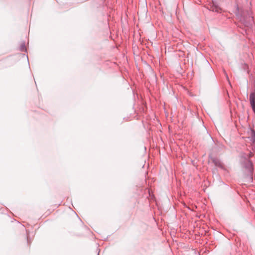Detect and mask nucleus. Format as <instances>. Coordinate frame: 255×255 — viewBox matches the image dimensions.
Returning a JSON list of instances; mask_svg holds the SVG:
<instances>
[{"label": "nucleus", "instance_id": "nucleus-2", "mask_svg": "<svg viewBox=\"0 0 255 255\" xmlns=\"http://www.w3.org/2000/svg\"><path fill=\"white\" fill-rule=\"evenodd\" d=\"M213 161L216 166H222V164H221V162L218 159H213Z\"/></svg>", "mask_w": 255, "mask_h": 255}, {"label": "nucleus", "instance_id": "nucleus-1", "mask_svg": "<svg viewBox=\"0 0 255 255\" xmlns=\"http://www.w3.org/2000/svg\"><path fill=\"white\" fill-rule=\"evenodd\" d=\"M250 101L253 110L255 111V93H252L250 94Z\"/></svg>", "mask_w": 255, "mask_h": 255}]
</instances>
